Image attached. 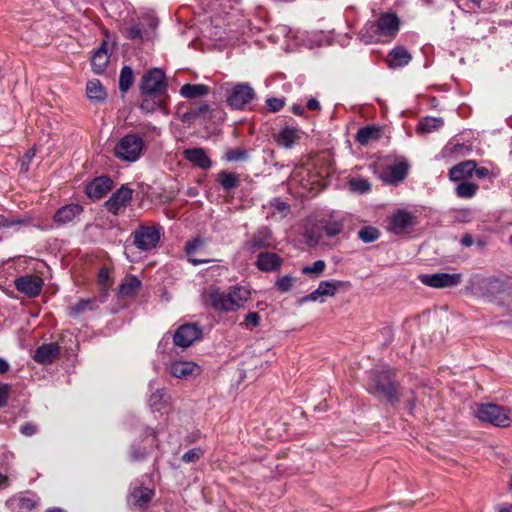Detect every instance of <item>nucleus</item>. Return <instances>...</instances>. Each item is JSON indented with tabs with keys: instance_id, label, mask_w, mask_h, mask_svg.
<instances>
[{
	"instance_id": "f257e3e1",
	"label": "nucleus",
	"mask_w": 512,
	"mask_h": 512,
	"mask_svg": "<svg viewBox=\"0 0 512 512\" xmlns=\"http://www.w3.org/2000/svg\"><path fill=\"white\" fill-rule=\"evenodd\" d=\"M250 297V291L236 286L228 292L212 289L204 295L205 303L216 311L234 312L242 308Z\"/></svg>"
},
{
	"instance_id": "f03ea898",
	"label": "nucleus",
	"mask_w": 512,
	"mask_h": 512,
	"mask_svg": "<svg viewBox=\"0 0 512 512\" xmlns=\"http://www.w3.org/2000/svg\"><path fill=\"white\" fill-rule=\"evenodd\" d=\"M400 21L394 13H382L377 20L368 21L359 32L360 39L368 44L394 38Z\"/></svg>"
},
{
	"instance_id": "7ed1b4c3",
	"label": "nucleus",
	"mask_w": 512,
	"mask_h": 512,
	"mask_svg": "<svg viewBox=\"0 0 512 512\" xmlns=\"http://www.w3.org/2000/svg\"><path fill=\"white\" fill-rule=\"evenodd\" d=\"M475 416L480 421L490 423L496 427L506 428L512 423L510 410L495 403H482L477 405Z\"/></svg>"
},
{
	"instance_id": "20e7f679",
	"label": "nucleus",
	"mask_w": 512,
	"mask_h": 512,
	"mask_svg": "<svg viewBox=\"0 0 512 512\" xmlns=\"http://www.w3.org/2000/svg\"><path fill=\"white\" fill-rule=\"evenodd\" d=\"M143 139L136 134H127L122 137L114 148L115 156L125 162L137 161L143 151Z\"/></svg>"
},
{
	"instance_id": "39448f33",
	"label": "nucleus",
	"mask_w": 512,
	"mask_h": 512,
	"mask_svg": "<svg viewBox=\"0 0 512 512\" xmlns=\"http://www.w3.org/2000/svg\"><path fill=\"white\" fill-rule=\"evenodd\" d=\"M165 91V75L162 70L155 68L143 76L141 82L142 96L163 98Z\"/></svg>"
},
{
	"instance_id": "423d86ee",
	"label": "nucleus",
	"mask_w": 512,
	"mask_h": 512,
	"mask_svg": "<svg viewBox=\"0 0 512 512\" xmlns=\"http://www.w3.org/2000/svg\"><path fill=\"white\" fill-rule=\"evenodd\" d=\"M372 392L383 395L390 402L398 400V393L395 382L391 378L389 370L376 372L372 379Z\"/></svg>"
},
{
	"instance_id": "0eeeda50",
	"label": "nucleus",
	"mask_w": 512,
	"mask_h": 512,
	"mask_svg": "<svg viewBox=\"0 0 512 512\" xmlns=\"http://www.w3.org/2000/svg\"><path fill=\"white\" fill-rule=\"evenodd\" d=\"M415 225V216L405 210H398L388 217L389 232L400 235L406 233Z\"/></svg>"
},
{
	"instance_id": "6e6552de",
	"label": "nucleus",
	"mask_w": 512,
	"mask_h": 512,
	"mask_svg": "<svg viewBox=\"0 0 512 512\" xmlns=\"http://www.w3.org/2000/svg\"><path fill=\"white\" fill-rule=\"evenodd\" d=\"M461 274L458 273H435L424 274L419 277L420 281L433 288H446L457 286L461 282Z\"/></svg>"
},
{
	"instance_id": "1a4fd4ad",
	"label": "nucleus",
	"mask_w": 512,
	"mask_h": 512,
	"mask_svg": "<svg viewBox=\"0 0 512 512\" xmlns=\"http://www.w3.org/2000/svg\"><path fill=\"white\" fill-rule=\"evenodd\" d=\"M255 96V92L248 84L235 85L227 98L228 105L233 109H243Z\"/></svg>"
},
{
	"instance_id": "9d476101",
	"label": "nucleus",
	"mask_w": 512,
	"mask_h": 512,
	"mask_svg": "<svg viewBox=\"0 0 512 512\" xmlns=\"http://www.w3.org/2000/svg\"><path fill=\"white\" fill-rule=\"evenodd\" d=\"M132 195V189L126 186H121V188L115 191L105 202V207L110 213L117 215L125 210L132 200Z\"/></svg>"
},
{
	"instance_id": "9b49d317",
	"label": "nucleus",
	"mask_w": 512,
	"mask_h": 512,
	"mask_svg": "<svg viewBox=\"0 0 512 512\" xmlns=\"http://www.w3.org/2000/svg\"><path fill=\"white\" fill-rule=\"evenodd\" d=\"M159 239V230L154 227L142 226L134 232V244L143 251L156 247Z\"/></svg>"
},
{
	"instance_id": "f8f14e48",
	"label": "nucleus",
	"mask_w": 512,
	"mask_h": 512,
	"mask_svg": "<svg viewBox=\"0 0 512 512\" xmlns=\"http://www.w3.org/2000/svg\"><path fill=\"white\" fill-rule=\"evenodd\" d=\"M202 331L197 324H184L174 333L173 341L176 346L187 348L201 337Z\"/></svg>"
},
{
	"instance_id": "ddd939ff",
	"label": "nucleus",
	"mask_w": 512,
	"mask_h": 512,
	"mask_svg": "<svg viewBox=\"0 0 512 512\" xmlns=\"http://www.w3.org/2000/svg\"><path fill=\"white\" fill-rule=\"evenodd\" d=\"M201 367L192 361H175L169 366V373L181 380H191L201 374Z\"/></svg>"
},
{
	"instance_id": "4468645a",
	"label": "nucleus",
	"mask_w": 512,
	"mask_h": 512,
	"mask_svg": "<svg viewBox=\"0 0 512 512\" xmlns=\"http://www.w3.org/2000/svg\"><path fill=\"white\" fill-rule=\"evenodd\" d=\"M408 163L401 159L392 165L387 166L380 174L383 182L388 184H397L403 181L407 175Z\"/></svg>"
},
{
	"instance_id": "2eb2a0df",
	"label": "nucleus",
	"mask_w": 512,
	"mask_h": 512,
	"mask_svg": "<svg viewBox=\"0 0 512 512\" xmlns=\"http://www.w3.org/2000/svg\"><path fill=\"white\" fill-rule=\"evenodd\" d=\"M15 286L28 297H36L42 289L43 280L36 275H25L15 280Z\"/></svg>"
},
{
	"instance_id": "dca6fc26",
	"label": "nucleus",
	"mask_w": 512,
	"mask_h": 512,
	"mask_svg": "<svg viewBox=\"0 0 512 512\" xmlns=\"http://www.w3.org/2000/svg\"><path fill=\"white\" fill-rule=\"evenodd\" d=\"M273 245V237L269 228L262 227L258 229L249 241L245 243V248L250 252H255L262 248H269Z\"/></svg>"
},
{
	"instance_id": "f3484780",
	"label": "nucleus",
	"mask_w": 512,
	"mask_h": 512,
	"mask_svg": "<svg viewBox=\"0 0 512 512\" xmlns=\"http://www.w3.org/2000/svg\"><path fill=\"white\" fill-rule=\"evenodd\" d=\"M60 356L59 345L55 342L39 346L33 356V359L39 364H51Z\"/></svg>"
},
{
	"instance_id": "a211bd4d",
	"label": "nucleus",
	"mask_w": 512,
	"mask_h": 512,
	"mask_svg": "<svg viewBox=\"0 0 512 512\" xmlns=\"http://www.w3.org/2000/svg\"><path fill=\"white\" fill-rule=\"evenodd\" d=\"M112 180L107 176L95 178L86 187V194L91 199H100L112 188Z\"/></svg>"
},
{
	"instance_id": "6ab92c4d",
	"label": "nucleus",
	"mask_w": 512,
	"mask_h": 512,
	"mask_svg": "<svg viewBox=\"0 0 512 512\" xmlns=\"http://www.w3.org/2000/svg\"><path fill=\"white\" fill-rule=\"evenodd\" d=\"M412 55L402 46L393 48L386 57V63L389 68L397 69L410 63Z\"/></svg>"
},
{
	"instance_id": "aec40b11",
	"label": "nucleus",
	"mask_w": 512,
	"mask_h": 512,
	"mask_svg": "<svg viewBox=\"0 0 512 512\" xmlns=\"http://www.w3.org/2000/svg\"><path fill=\"white\" fill-rule=\"evenodd\" d=\"M82 211V206L78 204H69L63 206L56 211L54 215V221L59 225H65L79 216Z\"/></svg>"
},
{
	"instance_id": "412c9836",
	"label": "nucleus",
	"mask_w": 512,
	"mask_h": 512,
	"mask_svg": "<svg viewBox=\"0 0 512 512\" xmlns=\"http://www.w3.org/2000/svg\"><path fill=\"white\" fill-rule=\"evenodd\" d=\"M275 140L284 148H292L300 140L299 131L294 127H284L275 135Z\"/></svg>"
},
{
	"instance_id": "4be33fe9",
	"label": "nucleus",
	"mask_w": 512,
	"mask_h": 512,
	"mask_svg": "<svg viewBox=\"0 0 512 512\" xmlns=\"http://www.w3.org/2000/svg\"><path fill=\"white\" fill-rule=\"evenodd\" d=\"M282 264V259L275 253L262 252L258 255L256 265L261 271L269 272L277 270Z\"/></svg>"
},
{
	"instance_id": "5701e85b",
	"label": "nucleus",
	"mask_w": 512,
	"mask_h": 512,
	"mask_svg": "<svg viewBox=\"0 0 512 512\" xmlns=\"http://www.w3.org/2000/svg\"><path fill=\"white\" fill-rule=\"evenodd\" d=\"M476 168V162L474 160L463 161L449 170V178L452 181H460L461 179L472 176Z\"/></svg>"
},
{
	"instance_id": "b1692460",
	"label": "nucleus",
	"mask_w": 512,
	"mask_h": 512,
	"mask_svg": "<svg viewBox=\"0 0 512 512\" xmlns=\"http://www.w3.org/2000/svg\"><path fill=\"white\" fill-rule=\"evenodd\" d=\"M140 288L141 281L133 275H127L119 286L118 294L121 298H131L139 292Z\"/></svg>"
},
{
	"instance_id": "393cba45",
	"label": "nucleus",
	"mask_w": 512,
	"mask_h": 512,
	"mask_svg": "<svg viewBox=\"0 0 512 512\" xmlns=\"http://www.w3.org/2000/svg\"><path fill=\"white\" fill-rule=\"evenodd\" d=\"M184 156L187 160L202 169L211 167V160L202 148L185 149Z\"/></svg>"
},
{
	"instance_id": "a878e982",
	"label": "nucleus",
	"mask_w": 512,
	"mask_h": 512,
	"mask_svg": "<svg viewBox=\"0 0 512 512\" xmlns=\"http://www.w3.org/2000/svg\"><path fill=\"white\" fill-rule=\"evenodd\" d=\"M108 62L109 54L106 48V42H104L101 45V47L97 51H95V53L91 57L92 70L96 74H101L105 71Z\"/></svg>"
},
{
	"instance_id": "bb28decb",
	"label": "nucleus",
	"mask_w": 512,
	"mask_h": 512,
	"mask_svg": "<svg viewBox=\"0 0 512 512\" xmlns=\"http://www.w3.org/2000/svg\"><path fill=\"white\" fill-rule=\"evenodd\" d=\"M217 181L221 185V187L230 192L231 190L237 188L240 185V177L238 174L227 171H220L217 174Z\"/></svg>"
},
{
	"instance_id": "cd10ccee",
	"label": "nucleus",
	"mask_w": 512,
	"mask_h": 512,
	"mask_svg": "<svg viewBox=\"0 0 512 512\" xmlns=\"http://www.w3.org/2000/svg\"><path fill=\"white\" fill-rule=\"evenodd\" d=\"M209 87L204 84H185L180 89V95L184 98H196L207 95Z\"/></svg>"
},
{
	"instance_id": "c85d7f7f",
	"label": "nucleus",
	"mask_w": 512,
	"mask_h": 512,
	"mask_svg": "<svg viewBox=\"0 0 512 512\" xmlns=\"http://www.w3.org/2000/svg\"><path fill=\"white\" fill-rule=\"evenodd\" d=\"M381 130L377 127L366 126L358 130L356 134V141L361 145H367L372 140L380 137Z\"/></svg>"
},
{
	"instance_id": "c756f323",
	"label": "nucleus",
	"mask_w": 512,
	"mask_h": 512,
	"mask_svg": "<svg viewBox=\"0 0 512 512\" xmlns=\"http://www.w3.org/2000/svg\"><path fill=\"white\" fill-rule=\"evenodd\" d=\"M443 126V119L436 117H425L417 125V131L420 133H431Z\"/></svg>"
},
{
	"instance_id": "7c9ffc66",
	"label": "nucleus",
	"mask_w": 512,
	"mask_h": 512,
	"mask_svg": "<svg viewBox=\"0 0 512 512\" xmlns=\"http://www.w3.org/2000/svg\"><path fill=\"white\" fill-rule=\"evenodd\" d=\"M86 93L90 100L102 101L106 97V92L99 80L89 81L86 85Z\"/></svg>"
},
{
	"instance_id": "2f4dec72",
	"label": "nucleus",
	"mask_w": 512,
	"mask_h": 512,
	"mask_svg": "<svg viewBox=\"0 0 512 512\" xmlns=\"http://www.w3.org/2000/svg\"><path fill=\"white\" fill-rule=\"evenodd\" d=\"M153 491L149 488H136L131 493V497L134 500V503L139 507H144L147 505L152 499Z\"/></svg>"
},
{
	"instance_id": "473e14b6",
	"label": "nucleus",
	"mask_w": 512,
	"mask_h": 512,
	"mask_svg": "<svg viewBox=\"0 0 512 512\" xmlns=\"http://www.w3.org/2000/svg\"><path fill=\"white\" fill-rule=\"evenodd\" d=\"M10 504L19 512H29L36 506V501L31 497L21 496L11 499Z\"/></svg>"
},
{
	"instance_id": "72a5a7b5",
	"label": "nucleus",
	"mask_w": 512,
	"mask_h": 512,
	"mask_svg": "<svg viewBox=\"0 0 512 512\" xmlns=\"http://www.w3.org/2000/svg\"><path fill=\"white\" fill-rule=\"evenodd\" d=\"M168 402L164 389H157L149 398V405L153 411H160Z\"/></svg>"
},
{
	"instance_id": "f704fd0d",
	"label": "nucleus",
	"mask_w": 512,
	"mask_h": 512,
	"mask_svg": "<svg viewBox=\"0 0 512 512\" xmlns=\"http://www.w3.org/2000/svg\"><path fill=\"white\" fill-rule=\"evenodd\" d=\"M134 82L133 72L129 66H124L121 69L119 77V89L121 92L126 93Z\"/></svg>"
},
{
	"instance_id": "c9c22d12",
	"label": "nucleus",
	"mask_w": 512,
	"mask_h": 512,
	"mask_svg": "<svg viewBox=\"0 0 512 512\" xmlns=\"http://www.w3.org/2000/svg\"><path fill=\"white\" fill-rule=\"evenodd\" d=\"M339 287V281L328 280L320 282L317 289L318 293H320L322 298H324L327 296H334Z\"/></svg>"
},
{
	"instance_id": "e433bc0d",
	"label": "nucleus",
	"mask_w": 512,
	"mask_h": 512,
	"mask_svg": "<svg viewBox=\"0 0 512 512\" xmlns=\"http://www.w3.org/2000/svg\"><path fill=\"white\" fill-rule=\"evenodd\" d=\"M478 189V185L472 182H461L456 187V194L461 198H472Z\"/></svg>"
},
{
	"instance_id": "4c0bfd02",
	"label": "nucleus",
	"mask_w": 512,
	"mask_h": 512,
	"mask_svg": "<svg viewBox=\"0 0 512 512\" xmlns=\"http://www.w3.org/2000/svg\"><path fill=\"white\" fill-rule=\"evenodd\" d=\"M143 97L144 99L140 104V108L146 113L153 112L156 110V108L161 107L163 104V98L161 97Z\"/></svg>"
},
{
	"instance_id": "58836bf2",
	"label": "nucleus",
	"mask_w": 512,
	"mask_h": 512,
	"mask_svg": "<svg viewBox=\"0 0 512 512\" xmlns=\"http://www.w3.org/2000/svg\"><path fill=\"white\" fill-rule=\"evenodd\" d=\"M379 231L375 227L366 226L358 232V237L365 243H371L379 238Z\"/></svg>"
},
{
	"instance_id": "ea45409f",
	"label": "nucleus",
	"mask_w": 512,
	"mask_h": 512,
	"mask_svg": "<svg viewBox=\"0 0 512 512\" xmlns=\"http://www.w3.org/2000/svg\"><path fill=\"white\" fill-rule=\"evenodd\" d=\"M92 309V302L89 299L80 300L78 303L69 307V315L71 317H78L82 313Z\"/></svg>"
},
{
	"instance_id": "a19ab883",
	"label": "nucleus",
	"mask_w": 512,
	"mask_h": 512,
	"mask_svg": "<svg viewBox=\"0 0 512 512\" xmlns=\"http://www.w3.org/2000/svg\"><path fill=\"white\" fill-rule=\"evenodd\" d=\"M484 1L485 0H456L459 8L467 12H476L479 9L486 10L487 8L481 5Z\"/></svg>"
},
{
	"instance_id": "79ce46f5",
	"label": "nucleus",
	"mask_w": 512,
	"mask_h": 512,
	"mask_svg": "<svg viewBox=\"0 0 512 512\" xmlns=\"http://www.w3.org/2000/svg\"><path fill=\"white\" fill-rule=\"evenodd\" d=\"M342 228H343L342 223L337 220H333V221L329 220L323 224V231L329 237L338 235L342 231Z\"/></svg>"
},
{
	"instance_id": "37998d69",
	"label": "nucleus",
	"mask_w": 512,
	"mask_h": 512,
	"mask_svg": "<svg viewBox=\"0 0 512 512\" xmlns=\"http://www.w3.org/2000/svg\"><path fill=\"white\" fill-rule=\"evenodd\" d=\"M325 267H326L325 261L317 260L310 266H304L301 271L303 274H306V275L312 274L315 276H320L323 273Z\"/></svg>"
},
{
	"instance_id": "c03bdc74",
	"label": "nucleus",
	"mask_w": 512,
	"mask_h": 512,
	"mask_svg": "<svg viewBox=\"0 0 512 512\" xmlns=\"http://www.w3.org/2000/svg\"><path fill=\"white\" fill-rule=\"evenodd\" d=\"M203 455L204 451L201 448H193L183 454L182 461L185 463H194L197 462Z\"/></svg>"
},
{
	"instance_id": "a18cd8bd",
	"label": "nucleus",
	"mask_w": 512,
	"mask_h": 512,
	"mask_svg": "<svg viewBox=\"0 0 512 512\" xmlns=\"http://www.w3.org/2000/svg\"><path fill=\"white\" fill-rule=\"evenodd\" d=\"M350 188L353 190V191H357V192H360V193H365L367 191L370 190V183L368 182V180L366 179H352L350 181Z\"/></svg>"
},
{
	"instance_id": "49530a36",
	"label": "nucleus",
	"mask_w": 512,
	"mask_h": 512,
	"mask_svg": "<svg viewBox=\"0 0 512 512\" xmlns=\"http://www.w3.org/2000/svg\"><path fill=\"white\" fill-rule=\"evenodd\" d=\"M295 278L291 276H283L276 282V287L281 292H288L295 283Z\"/></svg>"
},
{
	"instance_id": "de8ad7c7",
	"label": "nucleus",
	"mask_w": 512,
	"mask_h": 512,
	"mask_svg": "<svg viewBox=\"0 0 512 512\" xmlns=\"http://www.w3.org/2000/svg\"><path fill=\"white\" fill-rule=\"evenodd\" d=\"M247 151L242 149H232L226 152L225 158L227 161H241L247 158Z\"/></svg>"
},
{
	"instance_id": "09e8293b",
	"label": "nucleus",
	"mask_w": 512,
	"mask_h": 512,
	"mask_svg": "<svg viewBox=\"0 0 512 512\" xmlns=\"http://www.w3.org/2000/svg\"><path fill=\"white\" fill-rule=\"evenodd\" d=\"M271 205L274 207L275 211L281 214L282 217H285L290 210V206L286 202L278 199L271 202Z\"/></svg>"
},
{
	"instance_id": "8fccbe9b",
	"label": "nucleus",
	"mask_w": 512,
	"mask_h": 512,
	"mask_svg": "<svg viewBox=\"0 0 512 512\" xmlns=\"http://www.w3.org/2000/svg\"><path fill=\"white\" fill-rule=\"evenodd\" d=\"M203 245H204L203 240L196 238V239H193L192 241L187 242V244L185 246V251L188 255H191L192 253H194L197 249H199Z\"/></svg>"
},
{
	"instance_id": "3c124183",
	"label": "nucleus",
	"mask_w": 512,
	"mask_h": 512,
	"mask_svg": "<svg viewBox=\"0 0 512 512\" xmlns=\"http://www.w3.org/2000/svg\"><path fill=\"white\" fill-rule=\"evenodd\" d=\"M23 221L21 219L9 218L0 214V228H8L13 225L21 224Z\"/></svg>"
},
{
	"instance_id": "603ef678",
	"label": "nucleus",
	"mask_w": 512,
	"mask_h": 512,
	"mask_svg": "<svg viewBox=\"0 0 512 512\" xmlns=\"http://www.w3.org/2000/svg\"><path fill=\"white\" fill-rule=\"evenodd\" d=\"M20 432L27 437L33 436L37 432V426L31 422H26L21 425Z\"/></svg>"
},
{
	"instance_id": "864d4df0",
	"label": "nucleus",
	"mask_w": 512,
	"mask_h": 512,
	"mask_svg": "<svg viewBox=\"0 0 512 512\" xmlns=\"http://www.w3.org/2000/svg\"><path fill=\"white\" fill-rule=\"evenodd\" d=\"M260 323V316L257 312H250L245 318L247 327H257Z\"/></svg>"
},
{
	"instance_id": "5fc2aeb1",
	"label": "nucleus",
	"mask_w": 512,
	"mask_h": 512,
	"mask_svg": "<svg viewBox=\"0 0 512 512\" xmlns=\"http://www.w3.org/2000/svg\"><path fill=\"white\" fill-rule=\"evenodd\" d=\"M284 105L283 100L278 98H270L267 100V106L269 110L276 112L279 111Z\"/></svg>"
},
{
	"instance_id": "6e6d98bb",
	"label": "nucleus",
	"mask_w": 512,
	"mask_h": 512,
	"mask_svg": "<svg viewBox=\"0 0 512 512\" xmlns=\"http://www.w3.org/2000/svg\"><path fill=\"white\" fill-rule=\"evenodd\" d=\"M98 281L101 285L107 287L110 285V275L109 270L106 268H102L98 273Z\"/></svg>"
},
{
	"instance_id": "4d7b16f0",
	"label": "nucleus",
	"mask_w": 512,
	"mask_h": 512,
	"mask_svg": "<svg viewBox=\"0 0 512 512\" xmlns=\"http://www.w3.org/2000/svg\"><path fill=\"white\" fill-rule=\"evenodd\" d=\"M9 386L7 384L0 385V408L5 406L9 395Z\"/></svg>"
},
{
	"instance_id": "13d9d810",
	"label": "nucleus",
	"mask_w": 512,
	"mask_h": 512,
	"mask_svg": "<svg viewBox=\"0 0 512 512\" xmlns=\"http://www.w3.org/2000/svg\"><path fill=\"white\" fill-rule=\"evenodd\" d=\"M317 300H320V302H323L324 299L322 298L321 294L318 293V289L314 290L313 292H311L309 295L303 297L300 302L301 303H304V302H308V301H317Z\"/></svg>"
},
{
	"instance_id": "bf43d9fd",
	"label": "nucleus",
	"mask_w": 512,
	"mask_h": 512,
	"mask_svg": "<svg viewBox=\"0 0 512 512\" xmlns=\"http://www.w3.org/2000/svg\"><path fill=\"white\" fill-rule=\"evenodd\" d=\"M127 36L130 39H142V32L137 26H131L127 29Z\"/></svg>"
},
{
	"instance_id": "052dcab7",
	"label": "nucleus",
	"mask_w": 512,
	"mask_h": 512,
	"mask_svg": "<svg viewBox=\"0 0 512 512\" xmlns=\"http://www.w3.org/2000/svg\"><path fill=\"white\" fill-rule=\"evenodd\" d=\"M307 108L309 110H318L320 108V103L315 98H311L307 101Z\"/></svg>"
},
{
	"instance_id": "680f3d73",
	"label": "nucleus",
	"mask_w": 512,
	"mask_h": 512,
	"mask_svg": "<svg viewBox=\"0 0 512 512\" xmlns=\"http://www.w3.org/2000/svg\"><path fill=\"white\" fill-rule=\"evenodd\" d=\"M461 244L464 245V246H471L473 244V239L471 237V235L469 234H466L462 237L461 239Z\"/></svg>"
},
{
	"instance_id": "e2e57ef3",
	"label": "nucleus",
	"mask_w": 512,
	"mask_h": 512,
	"mask_svg": "<svg viewBox=\"0 0 512 512\" xmlns=\"http://www.w3.org/2000/svg\"><path fill=\"white\" fill-rule=\"evenodd\" d=\"M474 172L476 173L478 178H484L488 175V169L487 168H475Z\"/></svg>"
},
{
	"instance_id": "0e129e2a",
	"label": "nucleus",
	"mask_w": 512,
	"mask_h": 512,
	"mask_svg": "<svg viewBox=\"0 0 512 512\" xmlns=\"http://www.w3.org/2000/svg\"><path fill=\"white\" fill-rule=\"evenodd\" d=\"M8 369H9L8 362L5 359L0 358V374L7 372Z\"/></svg>"
},
{
	"instance_id": "69168bd1",
	"label": "nucleus",
	"mask_w": 512,
	"mask_h": 512,
	"mask_svg": "<svg viewBox=\"0 0 512 512\" xmlns=\"http://www.w3.org/2000/svg\"><path fill=\"white\" fill-rule=\"evenodd\" d=\"M497 512H512V506L508 504L498 505L496 507Z\"/></svg>"
},
{
	"instance_id": "338daca9",
	"label": "nucleus",
	"mask_w": 512,
	"mask_h": 512,
	"mask_svg": "<svg viewBox=\"0 0 512 512\" xmlns=\"http://www.w3.org/2000/svg\"><path fill=\"white\" fill-rule=\"evenodd\" d=\"M199 194V190L197 187H189L186 191V195L189 197H195Z\"/></svg>"
},
{
	"instance_id": "774afa93",
	"label": "nucleus",
	"mask_w": 512,
	"mask_h": 512,
	"mask_svg": "<svg viewBox=\"0 0 512 512\" xmlns=\"http://www.w3.org/2000/svg\"><path fill=\"white\" fill-rule=\"evenodd\" d=\"M304 111V108L300 105H293L292 107V112L296 115H303Z\"/></svg>"
}]
</instances>
